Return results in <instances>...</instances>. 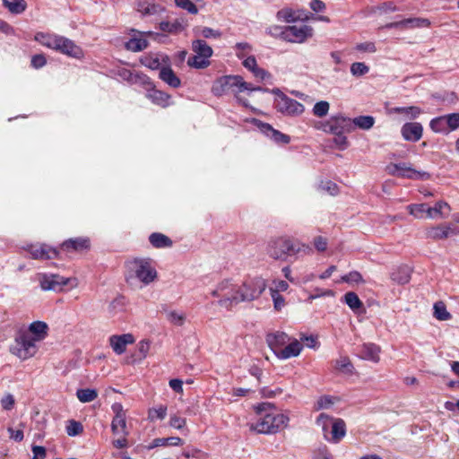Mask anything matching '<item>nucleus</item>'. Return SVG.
<instances>
[{
	"label": "nucleus",
	"mask_w": 459,
	"mask_h": 459,
	"mask_svg": "<svg viewBox=\"0 0 459 459\" xmlns=\"http://www.w3.org/2000/svg\"><path fill=\"white\" fill-rule=\"evenodd\" d=\"M299 253L310 254L312 248L310 246L294 241L289 237L271 238L266 246V254L274 260L286 261L288 256Z\"/></svg>",
	"instance_id": "f257e3e1"
},
{
	"label": "nucleus",
	"mask_w": 459,
	"mask_h": 459,
	"mask_svg": "<svg viewBox=\"0 0 459 459\" xmlns=\"http://www.w3.org/2000/svg\"><path fill=\"white\" fill-rule=\"evenodd\" d=\"M36 342L30 332L21 328L16 332L14 343L10 347V351L21 359H27L36 354Z\"/></svg>",
	"instance_id": "f03ea898"
},
{
	"label": "nucleus",
	"mask_w": 459,
	"mask_h": 459,
	"mask_svg": "<svg viewBox=\"0 0 459 459\" xmlns=\"http://www.w3.org/2000/svg\"><path fill=\"white\" fill-rule=\"evenodd\" d=\"M255 409L260 419L255 423L250 425V429L260 434H273V411H275L274 404L272 403H261Z\"/></svg>",
	"instance_id": "7ed1b4c3"
},
{
	"label": "nucleus",
	"mask_w": 459,
	"mask_h": 459,
	"mask_svg": "<svg viewBox=\"0 0 459 459\" xmlns=\"http://www.w3.org/2000/svg\"><path fill=\"white\" fill-rule=\"evenodd\" d=\"M389 175L411 180H429L431 175L426 171H420L411 167V163H390L386 166Z\"/></svg>",
	"instance_id": "20e7f679"
},
{
	"label": "nucleus",
	"mask_w": 459,
	"mask_h": 459,
	"mask_svg": "<svg viewBox=\"0 0 459 459\" xmlns=\"http://www.w3.org/2000/svg\"><path fill=\"white\" fill-rule=\"evenodd\" d=\"M280 30V38L292 43H303L313 35V28L309 25H290L285 27H275Z\"/></svg>",
	"instance_id": "39448f33"
},
{
	"label": "nucleus",
	"mask_w": 459,
	"mask_h": 459,
	"mask_svg": "<svg viewBox=\"0 0 459 459\" xmlns=\"http://www.w3.org/2000/svg\"><path fill=\"white\" fill-rule=\"evenodd\" d=\"M39 281L44 290L61 291L65 286L71 285L72 288L77 286L76 279L66 278L59 274H39Z\"/></svg>",
	"instance_id": "423d86ee"
},
{
	"label": "nucleus",
	"mask_w": 459,
	"mask_h": 459,
	"mask_svg": "<svg viewBox=\"0 0 459 459\" xmlns=\"http://www.w3.org/2000/svg\"><path fill=\"white\" fill-rule=\"evenodd\" d=\"M241 290L240 300L252 301L258 299L266 288L265 281L261 277H255L248 279L243 282L241 286H238Z\"/></svg>",
	"instance_id": "0eeeda50"
},
{
	"label": "nucleus",
	"mask_w": 459,
	"mask_h": 459,
	"mask_svg": "<svg viewBox=\"0 0 459 459\" xmlns=\"http://www.w3.org/2000/svg\"><path fill=\"white\" fill-rule=\"evenodd\" d=\"M23 249L29 253L30 257L34 260H51L59 257V249L45 243H35L26 245Z\"/></svg>",
	"instance_id": "6e6552de"
},
{
	"label": "nucleus",
	"mask_w": 459,
	"mask_h": 459,
	"mask_svg": "<svg viewBox=\"0 0 459 459\" xmlns=\"http://www.w3.org/2000/svg\"><path fill=\"white\" fill-rule=\"evenodd\" d=\"M134 264V275L144 285L150 284L157 278V271L152 266L150 259H135Z\"/></svg>",
	"instance_id": "1a4fd4ad"
},
{
	"label": "nucleus",
	"mask_w": 459,
	"mask_h": 459,
	"mask_svg": "<svg viewBox=\"0 0 459 459\" xmlns=\"http://www.w3.org/2000/svg\"><path fill=\"white\" fill-rule=\"evenodd\" d=\"M324 131L333 134H349L353 131L351 118L343 116L332 117L329 121L324 125Z\"/></svg>",
	"instance_id": "9d476101"
},
{
	"label": "nucleus",
	"mask_w": 459,
	"mask_h": 459,
	"mask_svg": "<svg viewBox=\"0 0 459 459\" xmlns=\"http://www.w3.org/2000/svg\"><path fill=\"white\" fill-rule=\"evenodd\" d=\"M275 108L278 112L289 117L300 116L305 110L303 104L288 96H283L281 100H276Z\"/></svg>",
	"instance_id": "9b49d317"
},
{
	"label": "nucleus",
	"mask_w": 459,
	"mask_h": 459,
	"mask_svg": "<svg viewBox=\"0 0 459 459\" xmlns=\"http://www.w3.org/2000/svg\"><path fill=\"white\" fill-rule=\"evenodd\" d=\"M240 82V75H225L217 79L212 87V92L215 96H221L230 91L238 90V83Z\"/></svg>",
	"instance_id": "f8f14e48"
},
{
	"label": "nucleus",
	"mask_w": 459,
	"mask_h": 459,
	"mask_svg": "<svg viewBox=\"0 0 459 459\" xmlns=\"http://www.w3.org/2000/svg\"><path fill=\"white\" fill-rule=\"evenodd\" d=\"M55 50L76 59H80L83 56V51L82 48L76 45L70 39L64 36H59Z\"/></svg>",
	"instance_id": "ddd939ff"
},
{
	"label": "nucleus",
	"mask_w": 459,
	"mask_h": 459,
	"mask_svg": "<svg viewBox=\"0 0 459 459\" xmlns=\"http://www.w3.org/2000/svg\"><path fill=\"white\" fill-rule=\"evenodd\" d=\"M91 241L89 238L85 237H78L72 238L65 240L59 247L58 249H61L66 253L73 252H82L90 249Z\"/></svg>",
	"instance_id": "4468645a"
},
{
	"label": "nucleus",
	"mask_w": 459,
	"mask_h": 459,
	"mask_svg": "<svg viewBox=\"0 0 459 459\" xmlns=\"http://www.w3.org/2000/svg\"><path fill=\"white\" fill-rule=\"evenodd\" d=\"M228 286L229 287L221 294V299L219 300V305L225 307H230L233 305L243 302V300L239 299V298L242 297L240 293L241 290H239L238 286L230 283L229 281Z\"/></svg>",
	"instance_id": "2eb2a0df"
},
{
	"label": "nucleus",
	"mask_w": 459,
	"mask_h": 459,
	"mask_svg": "<svg viewBox=\"0 0 459 459\" xmlns=\"http://www.w3.org/2000/svg\"><path fill=\"white\" fill-rule=\"evenodd\" d=\"M401 134L407 142L416 143L423 134V126L418 122H407L401 127Z\"/></svg>",
	"instance_id": "dca6fc26"
},
{
	"label": "nucleus",
	"mask_w": 459,
	"mask_h": 459,
	"mask_svg": "<svg viewBox=\"0 0 459 459\" xmlns=\"http://www.w3.org/2000/svg\"><path fill=\"white\" fill-rule=\"evenodd\" d=\"M265 340L270 349L277 357L278 351H281L284 348L283 346L290 342V337L284 332L277 331L267 333Z\"/></svg>",
	"instance_id": "f3484780"
},
{
	"label": "nucleus",
	"mask_w": 459,
	"mask_h": 459,
	"mask_svg": "<svg viewBox=\"0 0 459 459\" xmlns=\"http://www.w3.org/2000/svg\"><path fill=\"white\" fill-rule=\"evenodd\" d=\"M347 432L345 421L341 419L333 418V422L331 424V437H328V442L333 444H338L341 440L345 437Z\"/></svg>",
	"instance_id": "a211bd4d"
},
{
	"label": "nucleus",
	"mask_w": 459,
	"mask_h": 459,
	"mask_svg": "<svg viewBox=\"0 0 459 459\" xmlns=\"http://www.w3.org/2000/svg\"><path fill=\"white\" fill-rule=\"evenodd\" d=\"M430 22L428 19L409 18L399 22H389L385 25L386 29H405L416 27H427Z\"/></svg>",
	"instance_id": "6ab92c4d"
},
{
	"label": "nucleus",
	"mask_w": 459,
	"mask_h": 459,
	"mask_svg": "<svg viewBox=\"0 0 459 459\" xmlns=\"http://www.w3.org/2000/svg\"><path fill=\"white\" fill-rule=\"evenodd\" d=\"M134 342V338L131 333H125L121 335H112L109 338V343L113 351L120 355L126 350V345Z\"/></svg>",
	"instance_id": "aec40b11"
},
{
	"label": "nucleus",
	"mask_w": 459,
	"mask_h": 459,
	"mask_svg": "<svg viewBox=\"0 0 459 459\" xmlns=\"http://www.w3.org/2000/svg\"><path fill=\"white\" fill-rule=\"evenodd\" d=\"M259 128L266 136L273 140L276 143L287 144L290 142V137L276 129L267 123L260 122Z\"/></svg>",
	"instance_id": "412c9836"
},
{
	"label": "nucleus",
	"mask_w": 459,
	"mask_h": 459,
	"mask_svg": "<svg viewBox=\"0 0 459 459\" xmlns=\"http://www.w3.org/2000/svg\"><path fill=\"white\" fill-rule=\"evenodd\" d=\"M380 348L375 343H364L359 350V356L363 359L371 360L373 362L379 361Z\"/></svg>",
	"instance_id": "4be33fe9"
},
{
	"label": "nucleus",
	"mask_w": 459,
	"mask_h": 459,
	"mask_svg": "<svg viewBox=\"0 0 459 459\" xmlns=\"http://www.w3.org/2000/svg\"><path fill=\"white\" fill-rule=\"evenodd\" d=\"M159 78L174 89H177L181 85L180 79L169 66H163L160 68Z\"/></svg>",
	"instance_id": "5701e85b"
},
{
	"label": "nucleus",
	"mask_w": 459,
	"mask_h": 459,
	"mask_svg": "<svg viewBox=\"0 0 459 459\" xmlns=\"http://www.w3.org/2000/svg\"><path fill=\"white\" fill-rule=\"evenodd\" d=\"M302 349V344L298 340H294L286 345L281 351H278L277 358L281 359H287L291 357H297L299 355Z\"/></svg>",
	"instance_id": "b1692460"
},
{
	"label": "nucleus",
	"mask_w": 459,
	"mask_h": 459,
	"mask_svg": "<svg viewBox=\"0 0 459 459\" xmlns=\"http://www.w3.org/2000/svg\"><path fill=\"white\" fill-rule=\"evenodd\" d=\"M132 32L134 35L125 43V48L132 52H140L147 48L148 41L142 37H136L135 34L139 33L137 30H132Z\"/></svg>",
	"instance_id": "393cba45"
},
{
	"label": "nucleus",
	"mask_w": 459,
	"mask_h": 459,
	"mask_svg": "<svg viewBox=\"0 0 459 459\" xmlns=\"http://www.w3.org/2000/svg\"><path fill=\"white\" fill-rule=\"evenodd\" d=\"M451 233H454V230L450 226L438 225L428 229L426 235L429 238L437 240L445 239L448 238Z\"/></svg>",
	"instance_id": "a878e982"
},
{
	"label": "nucleus",
	"mask_w": 459,
	"mask_h": 459,
	"mask_svg": "<svg viewBox=\"0 0 459 459\" xmlns=\"http://www.w3.org/2000/svg\"><path fill=\"white\" fill-rule=\"evenodd\" d=\"M343 300L345 304L357 314H361L365 312L364 305L362 301L359 299V296L352 291L345 293L343 296Z\"/></svg>",
	"instance_id": "bb28decb"
},
{
	"label": "nucleus",
	"mask_w": 459,
	"mask_h": 459,
	"mask_svg": "<svg viewBox=\"0 0 459 459\" xmlns=\"http://www.w3.org/2000/svg\"><path fill=\"white\" fill-rule=\"evenodd\" d=\"M25 331L30 333L32 339H35L36 342H39L47 335L48 325L42 321H35L31 323Z\"/></svg>",
	"instance_id": "cd10ccee"
},
{
	"label": "nucleus",
	"mask_w": 459,
	"mask_h": 459,
	"mask_svg": "<svg viewBox=\"0 0 459 459\" xmlns=\"http://www.w3.org/2000/svg\"><path fill=\"white\" fill-rule=\"evenodd\" d=\"M147 97L154 103L163 108H166L169 105L170 95L156 90L154 87L149 91L147 93Z\"/></svg>",
	"instance_id": "c85d7f7f"
},
{
	"label": "nucleus",
	"mask_w": 459,
	"mask_h": 459,
	"mask_svg": "<svg viewBox=\"0 0 459 459\" xmlns=\"http://www.w3.org/2000/svg\"><path fill=\"white\" fill-rule=\"evenodd\" d=\"M192 50L204 57V59L209 60V58L212 56L213 50L212 48L206 43V41L203 39H195L192 42Z\"/></svg>",
	"instance_id": "c756f323"
},
{
	"label": "nucleus",
	"mask_w": 459,
	"mask_h": 459,
	"mask_svg": "<svg viewBox=\"0 0 459 459\" xmlns=\"http://www.w3.org/2000/svg\"><path fill=\"white\" fill-rule=\"evenodd\" d=\"M59 36L60 35L37 32L35 34L34 39L42 46L55 50L56 48Z\"/></svg>",
	"instance_id": "7c9ffc66"
},
{
	"label": "nucleus",
	"mask_w": 459,
	"mask_h": 459,
	"mask_svg": "<svg viewBox=\"0 0 459 459\" xmlns=\"http://www.w3.org/2000/svg\"><path fill=\"white\" fill-rule=\"evenodd\" d=\"M390 112L403 115L405 118L412 120L417 118L422 113V110L417 106H409L394 107L390 109Z\"/></svg>",
	"instance_id": "2f4dec72"
},
{
	"label": "nucleus",
	"mask_w": 459,
	"mask_h": 459,
	"mask_svg": "<svg viewBox=\"0 0 459 459\" xmlns=\"http://www.w3.org/2000/svg\"><path fill=\"white\" fill-rule=\"evenodd\" d=\"M411 268L407 265H403L391 273V279L398 284H406L411 280Z\"/></svg>",
	"instance_id": "473e14b6"
},
{
	"label": "nucleus",
	"mask_w": 459,
	"mask_h": 459,
	"mask_svg": "<svg viewBox=\"0 0 459 459\" xmlns=\"http://www.w3.org/2000/svg\"><path fill=\"white\" fill-rule=\"evenodd\" d=\"M186 24L183 19H176L173 22L163 21L160 22V30L169 33H178L186 28Z\"/></svg>",
	"instance_id": "72a5a7b5"
},
{
	"label": "nucleus",
	"mask_w": 459,
	"mask_h": 459,
	"mask_svg": "<svg viewBox=\"0 0 459 459\" xmlns=\"http://www.w3.org/2000/svg\"><path fill=\"white\" fill-rule=\"evenodd\" d=\"M149 241L155 248L170 247L173 245L172 240L168 236L160 232L152 233L149 236Z\"/></svg>",
	"instance_id": "f704fd0d"
},
{
	"label": "nucleus",
	"mask_w": 459,
	"mask_h": 459,
	"mask_svg": "<svg viewBox=\"0 0 459 459\" xmlns=\"http://www.w3.org/2000/svg\"><path fill=\"white\" fill-rule=\"evenodd\" d=\"M111 430L114 435L128 436L126 416H114L111 422Z\"/></svg>",
	"instance_id": "c9c22d12"
},
{
	"label": "nucleus",
	"mask_w": 459,
	"mask_h": 459,
	"mask_svg": "<svg viewBox=\"0 0 459 459\" xmlns=\"http://www.w3.org/2000/svg\"><path fill=\"white\" fill-rule=\"evenodd\" d=\"M450 212V206L447 203L439 201L433 207L428 206V217L436 218L437 215L447 216Z\"/></svg>",
	"instance_id": "e433bc0d"
},
{
	"label": "nucleus",
	"mask_w": 459,
	"mask_h": 459,
	"mask_svg": "<svg viewBox=\"0 0 459 459\" xmlns=\"http://www.w3.org/2000/svg\"><path fill=\"white\" fill-rule=\"evenodd\" d=\"M137 6V10L144 15H153L163 11L161 5L148 1H140Z\"/></svg>",
	"instance_id": "4c0bfd02"
},
{
	"label": "nucleus",
	"mask_w": 459,
	"mask_h": 459,
	"mask_svg": "<svg viewBox=\"0 0 459 459\" xmlns=\"http://www.w3.org/2000/svg\"><path fill=\"white\" fill-rule=\"evenodd\" d=\"M3 5L14 14H20L27 8L25 0H3Z\"/></svg>",
	"instance_id": "58836bf2"
},
{
	"label": "nucleus",
	"mask_w": 459,
	"mask_h": 459,
	"mask_svg": "<svg viewBox=\"0 0 459 459\" xmlns=\"http://www.w3.org/2000/svg\"><path fill=\"white\" fill-rule=\"evenodd\" d=\"M353 125V130L359 127L362 130H368L373 127L375 124V118L372 116H359L351 119Z\"/></svg>",
	"instance_id": "ea45409f"
},
{
	"label": "nucleus",
	"mask_w": 459,
	"mask_h": 459,
	"mask_svg": "<svg viewBox=\"0 0 459 459\" xmlns=\"http://www.w3.org/2000/svg\"><path fill=\"white\" fill-rule=\"evenodd\" d=\"M316 422L319 427H321L324 437L328 441L329 429L331 428V424L333 422V417L325 412H322L318 415Z\"/></svg>",
	"instance_id": "a19ab883"
},
{
	"label": "nucleus",
	"mask_w": 459,
	"mask_h": 459,
	"mask_svg": "<svg viewBox=\"0 0 459 459\" xmlns=\"http://www.w3.org/2000/svg\"><path fill=\"white\" fill-rule=\"evenodd\" d=\"M333 363L335 369L344 374L351 375L353 373L354 367L348 357H341Z\"/></svg>",
	"instance_id": "79ce46f5"
},
{
	"label": "nucleus",
	"mask_w": 459,
	"mask_h": 459,
	"mask_svg": "<svg viewBox=\"0 0 459 459\" xmlns=\"http://www.w3.org/2000/svg\"><path fill=\"white\" fill-rule=\"evenodd\" d=\"M273 434L280 431L281 429H284L288 426L289 417L285 414L279 413L275 411H273Z\"/></svg>",
	"instance_id": "37998d69"
},
{
	"label": "nucleus",
	"mask_w": 459,
	"mask_h": 459,
	"mask_svg": "<svg viewBox=\"0 0 459 459\" xmlns=\"http://www.w3.org/2000/svg\"><path fill=\"white\" fill-rule=\"evenodd\" d=\"M76 396L82 403H91L98 397V392L95 389H78Z\"/></svg>",
	"instance_id": "c03bdc74"
},
{
	"label": "nucleus",
	"mask_w": 459,
	"mask_h": 459,
	"mask_svg": "<svg viewBox=\"0 0 459 459\" xmlns=\"http://www.w3.org/2000/svg\"><path fill=\"white\" fill-rule=\"evenodd\" d=\"M183 444V440L178 437H161L155 438L153 440L152 447L155 446H181Z\"/></svg>",
	"instance_id": "a18cd8bd"
},
{
	"label": "nucleus",
	"mask_w": 459,
	"mask_h": 459,
	"mask_svg": "<svg viewBox=\"0 0 459 459\" xmlns=\"http://www.w3.org/2000/svg\"><path fill=\"white\" fill-rule=\"evenodd\" d=\"M126 306V299L124 296H118L114 299L108 306V313L115 316L120 311H123Z\"/></svg>",
	"instance_id": "49530a36"
},
{
	"label": "nucleus",
	"mask_w": 459,
	"mask_h": 459,
	"mask_svg": "<svg viewBox=\"0 0 459 459\" xmlns=\"http://www.w3.org/2000/svg\"><path fill=\"white\" fill-rule=\"evenodd\" d=\"M187 65L196 69H204L210 65V61L195 54L188 58Z\"/></svg>",
	"instance_id": "de8ad7c7"
},
{
	"label": "nucleus",
	"mask_w": 459,
	"mask_h": 459,
	"mask_svg": "<svg viewBox=\"0 0 459 459\" xmlns=\"http://www.w3.org/2000/svg\"><path fill=\"white\" fill-rule=\"evenodd\" d=\"M434 316L437 319L441 321L451 318V314L446 310L443 302H437L434 304Z\"/></svg>",
	"instance_id": "09e8293b"
},
{
	"label": "nucleus",
	"mask_w": 459,
	"mask_h": 459,
	"mask_svg": "<svg viewBox=\"0 0 459 459\" xmlns=\"http://www.w3.org/2000/svg\"><path fill=\"white\" fill-rule=\"evenodd\" d=\"M83 431V427L81 422L76 421L74 420H71L68 421L66 426V433L70 437H75L82 434Z\"/></svg>",
	"instance_id": "8fccbe9b"
},
{
	"label": "nucleus",
	"mask_w": 459,
	"mask_h": 459,
	"mask_svg": "<svg viewBox=\"0 0 459 459\" xmlns=\"http://www.w3.org/2000/svg\"><path fill=\"white\" fill-rule=\"evenodd\" d=\"M330 108V105L325 100H320L316 102L313 107V114L316 117H323L327 115Z\"/></svg>",
	"instance_id": "3c124183"
},
{
	"label": "nucleus",
	"mask_w": 459,
	"mask_h": 459,
	"mask_svg": "<svg viewBox=\"0 0 459 459\" xmlns=\"http://www.w3.org/2000/svg\"><path fill=\"white\" fill-rule=\"evenodd\" d=\"M369 67L362 62H355L351 65V73L353 76L359 77L368 74Z\"/></svg>",
	"instance_id": "603ef678"
},
{
	"label": "nucleus",
	"mask_w": 459,
	"mask_h": 459,
	"mask_svg": "<svg viewBox=\"0 0 459 459\" xmlns=\"http://www.w3.org/2000/svg\"><path fill=\"white\" fill-rule=\"evenodd\" d=\"M247 91L249 92L252 91H269L268 89L263 88L261 86H254L253 84L244 81L243 77L240 76V82L238 83V90L237 92H242Z\"/></svg>",
	"instance_id": "864d4df0"
},
{
	"label": "nucleus",
	"mask_w": 459,
	"mask_h": 459,
	"mask_svg": "<svg viewBox=\"0 0 459 459\" xmlns=\"http://www.w3.org/2000/svg\"><path fill=\"white\" fill-rule=\"evenodd\" d=\"M430 128L436 133H442L446 130L445 116L433 118L429 123Z\"/></svg>",
	"instance_id": "5fc2aeb1"
},
{
	"label": "nucleus",
	"mask_w": 459,
	"mask_h": 459,
	"mask_svg": "<svg viewBox=\"0 0 459 459\" xmlns=\"http://www.w3.org/2000/svg\"><path fill=\"white\" fill-rule=\"evenodd\" d=\"M408 209L410 214L416 218H422L424 213L428 214V205L426 204H411Z\"/></svg>",
	"instance_id": "6e6d98bb"
},
{
	"label": "nucleus",
	"mask_w": 459,
	"mask_h": 459,
	"mask_svg": "<svg viewBox=\"0 0 459 459\" xmlns=\"http://www.w3.org/2000/svg\"><path fill=\"white\" fill-rule=\"evenodd\" d=\"M276 17L280 21H283L286 22H292L296 21V17L294 12L291 9H281L277 12Z\"/></svg>",
	"instance_id": "4d7b16f0"
},
{
	"label": "nucleus",
	"mask_w": 459,
	"mask_h": 459,
	"mask_svg": "<svg viewBox=\"0 0 459 459\" xmlns=\"http://www.w3.org/2000/svg\"><path fill=\"white\" fill-rule=\"evenodd\" d=\"M175 4L177 6L186 10L191 14H196L198 13V8L191 0H175Z\"/></svg>",
	"instance_id": "13d9d810"
},
{
	"label": "nucleus",
	"mask_w": 459,
	"mask_h": 459,
	"mask_svg": "<svg viewBox=\"0 0 459 459\" xmlns=\"http://www.w3.org/2000/svg\"><path fill=\"white\" fill-rule=\"evenodd\" d=\"M134 83H140V84L143 85L146 88L148 92L151 89H152L154 87L150 77H148L147 75H145L143 74H139V73H135V78H134Z\"/></svg>",
	"instance_id": "bf43d9fd"
},
{
	"label": "nucleus",
	"mask_w": 459,
	"mask_h": 459,
	"mask_svg": "<svg viewBox=\"0 0 459 459\" xmlns=\"http://www.w3.org/2000/svg\"><path fill=\"white\" fill-rule=\"evenodd\" d=\"M446 123L450 130L459 128V113H451L445 115Z\"/></svg>",
	"instance_id": "052dcab7"
},
{
	"label": "nucleus",
	"mask_w": 459,
	"mask_h": 459,
	"mask_svg": "<svg viewBox=\"0 0 459 459\" xmlns=\"http://www.w3.org/2000/svg\"><path fill=\"white\" fill-rule=\"evenodd\" d=\"M333 404L332 397L330 395L321 396L316 403L315 404V410L319 411L323 409L330 408Z\"/></svg>",
	"instance_id": "680f3d73"
},
{
	"label": "nucleus",
	"mask_w": 459,
	"mask_h": 459,
	"mask_svg": "<svg viewBox=\"0 0 459 459\" xmlns=\"http://www.w3.org/2000/svg\"><path fill=\"white\" fill-rule=\"evenodd\" d=\"M150 350V342L148 341L143 340L137 345V359H143L147 356V353Z\"/></svg>",
	"instance_id": "e2e57ef3"
},
{
	"label": "nucleus",
	"mask_w": 459,
	"mask_h": 459,
	"mask_svg": "<svg viewBox=\"0 0 459 459\" xmlns=\"http://www.w3.org/2000/svg\"><path fill=\"white\" fill-rule=\"evenodd\" d=\"M333 143L341 151L346 150L349 146V142L347 140V137L345 136V134H334Z\"/></svg>",
	"instance_id": "0e129e2a"
},
{
	"label": "nucleus",
	"mask_w": 459,
	"mask_h": 459,
	"mask_svg": "<svg viewBox=\"0 0 459 459\" xmlns=\"http://www.w3.org/2000/svg\"><path fill=\"white\" fill-rule=\"evenodd\" d=\"M47 64V59L43 54L32 56L30 65L35 69H39Z\"/></svg>",
	"instance_id": "69168bd1"
},
{
	"label": "nucleus",
	"mask_w": 459,
	"mask_h": 459,
	"mask_svg": "<svg viewBox=\"0 0 459 459\" xmlns=\"http://www.w3.org/2000/svg\"><path fill=\"white\" fill-rule=\"evenodd\" d=\"M342 279L345 282L359 283L363 281L362 275L357 271L349 273L348 274L342 276Z\"/></svg>",
	"instance_id": "338daca9"
},
{
	"label": "nucleus",
	"mask_w": 459,
	"mask_h": 459,
	"mask_svg": "<svg viewBox=\"0 0 459 459\" xmlns=\"http://www.w3.org/2000/svg\"><path fill=\"white\" fill-rule=\"evenodd\" d=\"M355 49L360 52L368 53H375L377 51L375 43L369 41L357 44L355 46Z\"/></svg>",
	"instance_id": "774afa93"
}]
</instances>
